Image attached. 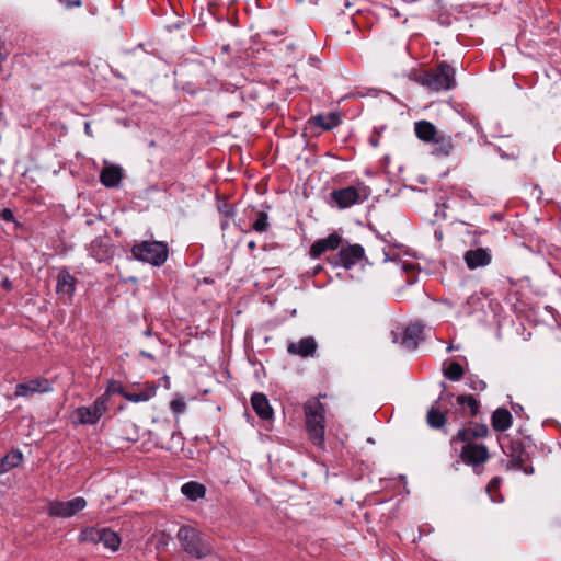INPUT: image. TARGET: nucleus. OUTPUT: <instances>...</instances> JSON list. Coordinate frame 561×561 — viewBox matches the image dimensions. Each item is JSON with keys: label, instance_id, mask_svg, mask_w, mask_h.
<instances>
[{"label": "nucleus", "instance_id": "43", "mask_svg": "<svg viewBox=\"0 0 561 561\" xmlns=\"http://www.w3.org/2000/svg\"><path fill=\"white\" fill-rule=\"evenodd\" d=\"M140 356L146 357L151 360H154V356L151 353L146 352V351H140Z\"/></svg>", "mask_w": 561, "mask_h": 561}, {"label": "nucleus", "instance_id": "1", "mask_svg": "<svg viewBox=\"0 0 561 561\" xmlns=\"http://www.w3.org/2000/svg\"><path fill=\"white\" fill-rule=\"evenodd\" d=\"M409 78L434 92L449 91L457 85L456 69L447 61L430 70L412 71Z\"/></svg>", "mask_w": 561, "mask_h": 561}, {"label": "nucleus", "instance_id": "38", "mask_svg": "<svg viewBox=\"0 0 561 561\" xmlns=\"http://www.w3.org/2000/svg\"><path fill=\"white\" fill-rule=\"evenodd\" d=\"M218 210L227 219L232 218L236 214L234 206L228 203L219 205Z\"/></svg>", "mask_w": 561, "mask_h": 561}, {"label": "nucleus", "instance_id": "25", "mask_svg": "<svg viewBox=\"0 0 561 561\" xmlns=\"http://www.w3.org/2000/svg\"><path fill=\"white\" fill-rule=\"evenodd\" d=\"M492 427L496 432H505L512 426V415L505 408L496 409L491 417Z\"/></svg>", "mask_w": 561, "mask_h": 561}, {"label": "nucleus", "instance_id": "10", "mask_svg": "<svg viewBox=\"0 0 561 561\" xmlns=\"http://www.w3.org/2000/svg\"><path fill=\"white\" fill-rule=\"evenodd\" d=\"M53 389L54 387L51 380L44 377H36L23 382H19L15 386L14 397L31 398L36 393L43 394L51 392Z\"/></svg>", "mask_w": 561, "mask_h": 561}, {"label": "nucleus", "instance_id": "28", "mask_svg": "<svg viewBox=\"0 0 561 561\" xmlns=\"http://www.w3.org/2000/svg\"><path fill=\"white\" fill-rule=\"evenodd\" d=\"M181 491L191 501L203 499L206 494V488L195 481L184 483L181 488Z\"/></svg>", "mask_w": 561, "mask_h": 561}, {"label": "nucleus", "instance_id": "34", "mask_svg": "<svg viewBox=\"0 0 561 561\" xmlns=\"http://www.w3.org/2000/svg\"><path fill=\"white\" fill-rule=\"evenodd\" d=\"M152 537L157 550H167L169 543L172 541V537L163 530L153 534Z\"/></svg>", "mask_w": 561, "mask_h": 561}, {"label": "nucleus", "instance_id": "27", "mask_svg": "<svg viewBox=\"0 0 561 561\" xmlns=\"http://www.w3.org/2000/svg\"><path fill=\"white\" fill-rule=\"evenodd\" d=\"M457 404L463 410H469L468 415L470 417H476L480 413V403L472 394H460L456 399Z\"/></svg>", "mask_w": 561, "mask_h": 561}, {"label": "nucleus", "instance_id": "48", "mask_svg": "<svg viewBox=\"0 0 561 561\" xmlns=\"http://www.w3.org/2000/svg\"><path fill=\"white\" fill-rule=\"evenodd\" d=\"M321 270H322L321 265L316 266L313 270V274H318Z\"/></svg>", "mask_w": 561, "mask_h": 561}, {"label": "nucleus", "instance_id": "33", "mask_svg": "<svg viewBox=\"0 0 561 561\" xmlns=\"http://www.w3.org/2000/svg\"><path fill=\"white\" fill-rule=\"evenodd\" d=\"M104 393H108V399L111 398V394H119L124 399H126V394H129V390L123 386L121 381L117 380H110L107 382V387Z\"/></svg>", "mask_w": 561, "mask_h": 561}, {"label": "nucleus", "instance_id": "46", "mask_svg": "<svg viewBox=\"0 0 561 561\" xmlns=\"http://www.w3.org/2000/svg\"><path fill=\"white\" fill-rule=\"evenodd\" d=\"M81 5H82V1L76 0V1L71 2V4H69L68 7H81Z\"/></svg>", "mask_w": 561, "mask_h": 561}, {"label": "nucleus", "instance_id": "17", "mask_svg": "<svg viewBox=\"0 0 561 561\" xmlns=\"http://www.w3.org/2000/svg\"><path fill=\"white\" fill-rule=\"evenodd\" d=\"M423 340L424 327L420 323H410L402 332L400 344L407 350H415Z\"/></svg>", "mask_w": 561, "mask_h": 561}, {"label": "nucleus", "instance_id": "19", "mask_svg": "<svg viewBox=\"0 0 561 561\" xmlns=\"http://www.w3.org/2000/svg\"><path fill=\"white\" fill-rule=\"evenodd\" d=\"M432 153L437 157H449L454 153L455 141L451 135L439 131L431 142Z\"/></svg>", "mask_w": 561, "mask_h": 561}, {"label": "nucleus", "instance_id": "9", "mask_svg": "<svg viewBox=\"0 0 561 561\" xmlns=\"http://www.w3.org/2000/svg\"><path fill=\"white\" fill-rule=\"evenodd\" d=\"M504 453L511 458L507 462V469L523 471L525 474L530 476L534 473V468L527 462L529 461V454L519 442H512L508 450L503 449Z\"/></svg>", "mask_w": 561, "mask_h": 561}, {"label": "nucleus", "instance_id": "40", "mask_svg": "<svg viewBox=\"0 0 561 561\" xmlns=\"http://www.w3.org/2000/svg\"><path fill=\"white\" fill-rule=\"evenodd\" d=\"M0 218L4 221H13L14 215L10 208H3L0 210Z\"/></svg>", "mask_w": 561, "mask_h": 561}, {"label": "nucleus", "instance_id": "2", "mask_svg": "<svg viewBox=\"0 0 561 561\" xmlns=\"http://www.w3.org/2000/svg\"><path fill=\"white\" fill-rule=\"evenodd\" d=\"M176 539L181 549L193 558L204 559L214 553L211 537L197 527L182 525L176 533Z\"/></svg>", "mask_w": 561, "mask_h": 561}, {"label": "nucleus", "instance_id": "53", "mask_svg": "<svg viewBox=\"0 0 561 561\" xmlns=\"http://www.w3.org/2000/svg\"><path fill=\"white\" fill-rule=\"evenodd\" d=\"M447 350L448 351H454V347L450 345Z\"/></svg>", "mask_w": 561, "mask_h": 561}, {"label": "nucleus", "instance_id": "29", "mask_svg": "<svg viewBox=\"0 0 561 561\" xmlns=\"http://www.w3.org/2000/svg\"><path fill=\"white\" fill-rule=\"evenodd\" d=\"M73 416L77 419V424H96L99 422L98 415L93 412L91 407H78L75 412Z\"/></svg>", "mask_w": 561, "mask_h": 561}, {"label": "nucleus", "instance_id": "12", "mask_svg": "<svg viewBox=\"0 0 561 561\" xmlns=\"http://www.w3.org/2000/svg\"><path fill=\"white\" fill-rule=\"evenodd\" d=\"M343 243H347V242L343 239V237L339 232L334 231L325 238L316 240L312 243V245L310 247L309 255L313 260L319 259V257H321V255L323 253H325L328 251H335V250L340 249V247Z\"/></svg>", "mask_w": 561, "mask_h": 561}, {"label": "nucleus", "instance_id": "39", "mask_svg": "<svg viewBox=\"0 0 561 561\" xmlns=\"http://www.w3.org/2000/svg\"><path fill=\"white\" fill-rule=\"evenodd\" d=\"M502 482V479L499 478V477H494L491 479V481L489 482L488 486H486V491L489 493H491L492 491H495L500 488V484Z\"/></svg>", "mask_w": 561, "mask_h": 561}, {"label": "nucleus", "instance_id": "24", "mask_svg": "<svg viewBox=\"0 0 561 561\" xmlns=\"http://www.w3.org/2000/svg\"><path fill=\"white\" fill-rule=\"evenodd\" d=\"M414 133L419 140L425 144H431L439 133L436 126L425 119L414 123Z\"/></svg>", "mask_w": 561, "mask_h": 561}, {"label": "nucleus", "instance_id": "31", "mask_svg": "<svg viewBox=\"0 0 561 561\" xmlns=\"http://www.w3.org/2000/svg\"><path fill=\"white\" fill-rule=\"evenodd\" d=\"M444 376L451 381H458L463 376V368L457 362H451L445 369Z\"/></svg>", "mask_w": 561, "mask_h": 561}, {"label": "nucleus", "instance_id": "51", "mask_svg": "<svg viewBox=\"0 0 561 561\" xmlns=\"http://www.w3.org/2000/svg\"><path fill=\"white\" fill-rule=\"evenodd\" d=\"M371 144H373V146H375V147L378 145V142H377L376 140H373V139H371Z\"/></svg>", "mask_w": 561, "mask_h": 561}, {"label": "nucleus", "instance_id": "52", "mask_svg": "<svg viewBox=\"0 0 561 561\" xmlns=\"http://www.w3.org/2000/svg\"><path fill=\"white\" fill-rule=\"evenodd\" d=\"M145 334H146V335H150L151 333H150V331H149V330H147V331L145 332Z\"/></svg>", "mask_w": 561, "mask_h": 561}, {"label": "nucleus", "instance_id": "45", "mask_svg": "<svg viewBox=\"0 0 561 561\" xmlns=\"http://www.w3.org/2000/svg\"><path fill=\"white\" fill-rule=\"evenodd\" d=\"M228 220H229V219H227V218H225L224 220H221L220 226H221V229H222V230H225V229H227V228H228V226H229V221H228Z\"/></svg>", "mask_w": 561, "mask_h": 561}, {"label": "nucleus", "instance_id": "15", "mask_svg": "<svg viewBox=\"0 0 561 561\" xmlns=\"http://www.w3.org/2000/svg\"><path fill=\"white\" fill-rule=\"evenodd\" d=\"M77 283V278L67 268L60 270L56 279L57 295L61 296L66 302H71Z\"/></svg>", "mask_w": 561, "mask_h": 561}, {"label": "nucleus", "instance_id": "3", "mask_svg": "<svg viewBox=\"0 0 561 561\" xmlns=\"http://www.w3.org/2000/svg\"><path fill=\"white\" fill-rule=\"evenodd\" d=\"M306 431L310 442L317 446L324 445L325 408L319 399L307 401L304 404Z\"/></svg>", "mask_w": 561, "mask_h": 561}, {"label": "nucleus", "instance_id": "8", "mask_svg": "<svg viewBox=\"0 0 561 561\" xmlns=\"http://www.w3.org/2000/svg\"><path fill=\"white\" fill-rule=\"evenodd\" d=\"M87 507V501L82 496L69 501H51L48 503L47 513L50 517L70 518Z\"/></svg>", "mask_w": 561, "mask_h": 561}, {"label": "nucleus", "instance_id": "16", "mask_svg": "<svg viewBox=\"0 0 561 561\" xmlns=\"http://www.w3.org/2000/svg\"><path fill=\"white\" fill-rule=\"evenodd\" d=\"M158 386L154 382L146 381L144 383H134L128 390L129 394H126V400L139 403L149 401L157 393Z\"/></svg>", "mask_w": 561, "mask_h": 561}, {"label": "nucleus", "instance_id": "50", "mask_svg": "<svg viewBox=\"0 0 561 561\" xmlns=\"http://www.w3.org/2000/svg\"><path fill=\"white\" fill-rule=\"evenodd\" d=\"M238 116H239V113H236V114H231V115H229V117H233V118H236V117H238Z\"/></svg>", "mask_w": 561, "mask_h": 561}, {"label": "nucleus", "instance_id": "47", "mask_svg": "<svg viewBox=\"0 0 561 561\" xmlns=\"http://www.w3.org/2000/svg\"><path fill=\"white\" fill-rule=\"evenodd\" d=\"M512 409H513V411H514V412H516V413H517L518 411H522V410H523L522 405H519V404H514V405L512 407Z\"/></svg>", "mask_w": 561, "mask_h": 561}, {"label": "nucleus", "instance_id": "6", "mask_svg": "<svg viewBox=\"0 0 561 561\" xmlns=\"http://www.w3.org/2000/svg\"><path fill=\"white\" fill-rule=\"evenodd\" d=\"M78 540L81 543H102L104 548L112 552H116L119 547L122 539L119 535L108 527H85L78 536Z\"/></svg>", "mask_w": 561, "mask_h": 561}, {"label": "nucleus", "instance_id": "36", "mask_svg": "<svg viewBox=\"0 0 561 561\" xmlns=\"http://www.w3.org/2000/svg\"><path fill=\"white\" fill-rule=\"evenodd\" d=\"M101 244H102V241L99 240V239H95L94 241H92L91 248H90L91 255L93 257H95L100 262L106 259V253L105 252L101 253V251H96V248H100Z\"/></svg>", "mask_w": 561, "mask_h": 561}, {"label": "nucleus", "instance_id": "23", "mask_svg": "<svg viewBox=\"0 0 561 561\" xmlns=\"http://www.w3.org/2000/svg\"><path fill=\"white\" fill-rule=\"evenodd\" d=\"M251 404L256 415L262 420L273 419L274 411L264 393L255 392L251 397Z\"/></svg>", "mask_w": 561, "mask_h": 561}, {"label": "nucleus", "instance_id": "22", "mask_svg": "<svg viewBox=\"0 0 561 561\" xmlns=\"http://www.w3.org/2000/svg\"><path fill=\"white\" fill-rule=\"evenodd\" d=\"M341 115L336 112H330L329 114H317L309 118L308 124L313 127H318L322 130H332L341 124Z\"/></svg>", "mask_w": 561, "mask_h": 561}, {"label": "nucleus", "instance_id": "13", "mask_svg": "<svg viewBox=\"0 0 561 561\" xmlns=\"http://www.w3.org/2000/svg\"><path fill=\"white\" fill-rule=\"evenodd\" d=\"M490 431L484 423H474L473 426L460 428L455 436L450 438V445L455 446L457 443L476 444V439L485 438Z\"/></svg>", "mask_w": 561, "mask_h": 561}, {"label": "nucleus", "instance_id": "42", "mask_svg": "<svg viewBox=\"0 0 561 561\" xmlns=\"http://www.w3.org/2000/svg\"><path fill=\"white\" fill-rule=\"evenodd\" d=\"M1 287L4 288L5 290H10V289H12V282L5 277L1 282Z\"/></svg>", "mask_w": 561, "mask_h": 561}, {"label": "nucleus", "instance_id": "14", "mask_svg": "<svg viewBox=\"0 0 561 561\" xmlns=\"http://www.w3.org/2000/svg\"><path fill=\"white\" fill-rule=\"evenodd\" d=\"M492 251L490 248H476L465 252L463 261L470 271L484 268L492 263Z\"/></svg>", "mask_w": 561, "mask_h": 561}, {"label": "nucleus", "instance_id": "4", "mask_svg": "<svg viewBox=\"0 0 561 561\" xmlns=\"http://www.w3.org/2000/svg\"><path fill=\"white\" fill-rule=\"evenodd\" d=\"M370 194V187L364 182L357 181L354 185L333 190L330 193V201L337 208L345 209L366 202Z\"/></svg>", "mask_w": 561, "mask_h": 561}, {"label": "nucleus", "instance_id": "20", "mask_svg": "<svg viewBox=\"0 0 561 561\" xmlns=\"http://www.w3.org/2000/svg\"><path fill=\"white\" fill-rule=\"evenodd\" d=\"M123 179V168L117 164H106L100 172V182L107 188L118 187Z\"/></svg>", "mask_w": 561, "mask_h": 561}, {"label": "nucleus", "instance_id": "44", "mask_svg": "<svg viewBox=\"0 0 561 561\" xmlns=\"http://www.w3.org/2000/svg\"><path fill=\"white\" fill-rule=\"evenodd\" d=\"M248 249L250 251H254L256 249V242L255 241H249L248 244H247Z\"/></svg>", "mask_w": 561, "mask_h": 561}, {"label": "nucleus", "instance_id": "32", "mask_svg": "<svg viewBox=\"0 0 561 561\" xmlns=\"http://www.w3.org/2000/svg\"><path fill=\"white\" fill-rule=\"evenodd\" d=\"M108 401V393H103L94 400L92 405H90L99 419L106 413Z\"/></svg>", "mask_w": 561, "mask_h": 561}, {"label": "nucleus", "instance_id": "30", "mask_svg": "<svg viewBox=\"0 0 561 561\" xmlns=\"http://www.w3.org/2000/svg\"><path fill=\"white\" fill-rule=\"evenodd\" d=\"M270 216L266 210H259L256 213V218L251 225V230L257 233H265L270 230Z\"/></svg>", "mask_w": 561, "mask_h": 561}, {"label": "nucleus", "instance_id": "49", "mask_svg": "<svg viewBox=\"0 0 561 561\" xmlns=\"http://www.w3.org/2000/svg\"><path fill=\"white\" fill-rule=\"evenodd\" d=\"M268 33L273 34L275 36H278L280 34L278 31H274V30H271Z\"/></svg>", "mask_w": 561, "mask_h": 561}, {"label": "nucleus", "instance_id": "5", "mask_svg": "<svg viewBox=\"0 0 561 561\" xmlns=\"http://www.w3.org/2000/svg\"><path fill=\"white\" fill-rule=\"evenodd\" d=\"M134 259L152 266H161L169 255L168 243L163 241H141L133 245L130 250Z\"/></svg>", "mask_w": 561, "mask_h": 561}, {"label": "nucleus", "instance_id": "21", "mask_svg": "<svg viewBox=\"0 0 561 561\" xmlns=\"http://www.w3.org/2000/svg\"><path fill=\"white\" fill-rule=\"evenodd\" d=\"M317 342L312 336L300 339L297 343H289L287 352L300 357H312L317 352Z\"/></svg>", "mask_w": 561, "mask_h": 561}, {"label": "nucleus", "instance_id": "11", "mask_svg": "<svg viewBox=\"0 0 561 561\" xmlns=\"http://www.w3.org/2000/svg\"><path fill=\"white\" fill-rule=\"evenodd\" d=\"M489 457V450L484 444H466L459 453L461 461L473 467L474 470L485 463Z\"/></svg>", "mask_w": 561, "mask_h": 561}, {"label": "nucleus", "instance_id": "41", "mask_svg": "<svg viewBox=\"0 0 561 561\" xmlns=\"http://www.w3.org/2000/svg\"><path fill=\"white\" fill-rule=\"evenodd\" d=\"M394 260H396V257L390 256V254L386 250H382V252H381V262L382 263H386L389 261H394Z\"/></svg>", "mask_w": 561, "mask_h": 561}, {"label": "nucleus", "instance_id": "18", "mask_svg": "<svg viewBox=\"0 0 561 561\" xmlns=\"http://www.w3.org/2000/svg\"><path fill=\"white\" fill-rule=\"evenodd\" d=\"M444 400V391L430 407L426 413V423L431 428L442 430L447 423V415L442 411L440 402Z\"/></svg>", "mask_w": 561, "mask_h": 561}, {"label": "nucleus", "instance_id": "7", "mask_svg": "<svg viewBox=\"0 0 561 561\" xmlns=\"http://www.w3.org/2000/svg\"><path fill=\"white\" fill-rule=\"evenodd\" d=\"M365 256V250L360 244H346L340 247L339 253L335 256L328 257L327 261L333 266H342L351 270Z\"/></svg>", "mask_w": 561, "mask_h": 561}, {"label": "nucleus", "instance_id": "26", "mask_svg": "<svg viewBox=\"0 0 561 561\" xmlns=\"http://www.w3.org/2000/svg\"><path fill=\"white\" fill-rule=\"evenodd\" d=\"M23 461V454L19 449H12L0 458V476L16 468Z\"/></svg>", "mask_w": 561, "mask_h": 561}, {"label": "nucleus", "instance_id": "35", "mask_svg": "<svg viewBox=\"0 0 561 561\" xmlns=\"http://www.w3.org/2000/svg\"><path fill=\"white\" fill-rule=\"evenodd\" d=\"M170 408L175 415H179L185 411L186 403L181 396H178L171 401Z\"/></svg>", "mask_w": 561, "mask_h": 561}, {"label": "nucleus", "instance_id": "37", "mask_svg": "<svg viewBox=\"0 0 561 561\" xmlns=\"http://www.w3.org/2000/svg\"><path fill=\"white\" fill-rule=\"evenodd\" d=\"M468 386L473 391H483L486 388V383L477 377H470L468 379Z\"/></svg>", "mask_w": 561, "mask_h": 561}]
</instances>
